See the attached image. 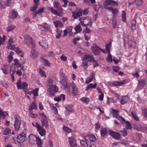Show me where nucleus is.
<instances>
[{
  "label": "nucleus",
  "mask_w": 147,
  "mask_h": 147,
  "mask_svg": "<svg viewBox=\"0 0 147 147\" xmlns=\"http://www.w3.org/2000/svg\"><path fill=\"white\" fill-rule=\"evenodd\" d=\"M38 5V4H35V5L30 7V10L31 11H35L37 9Z\"/></svg>",
  "instance_id": "nucleus-58"
},
{
  "label": "nucleus",
  "mask_w": 147,
  "mask_h": 147,
  "mask_svg": "<svg viewBox=\"0 0 147 147\" xmlns=\"http://www.w3.org/2000/svg\"><path fill=\"white\" fill-rule=\"evenodd\" d=\"M15 123L14 127L16 131L18 130L20 127L21 124V120L19 115H14Z\"/></svg>",
  "instance_id": "nucleus-9"
},
{
  "label": "nucleus",
  "mask_w": 147,
  "mask_h": 147,
  "mask_svg": "<svg viewBox=\"0 0 147 147\" xmlns=\"http://www.w3.org/2000/svg\"><path fill=\"white\" fill-rule=\"evenodd\" d=\"M41 122L42 125L43 126L45 127L46 128H47L49 126L48 122L47 119H41Z\"/></svg>",
  "instance_id": "nucleus-32"
},
{
  "label": "nucleus",
  "mask_w": 147,
  "mask_h": 147,
  "mask_svg": "<svg viewBox=\"0 0 147 147\" xmlns=\"http://www.w3.org/2000/svg\"><path fill=\"white\" fill-rule=\"evenodd\" d=\"M131 23L132 25L131 26V28L133 30H135L136 28V22L135 20H133L131 21Z\"/></svg>",
  "instance_id": "nucleus-50"
},
{
  "label": "nucleus",
  "mask_w": 147,
  "mask_h": 147,
  "mask_svg": "<svg viewBox=\"0 0 147 147\" xmlns=\"http://www.w3.org/2000/svg\"><path fill=\"white\" fill-rule=\"evenodd\" d=\"M40 60L45 65L48 66H50V65L49 62L43 57H41L40 58Z\"/></svg>",
  "instance_id": "nucleus-37"
},
{
  "label": "nucleus",
  "mask_w": 147,
  "mask_h": 147,
  "mask_svg": "<svg viewBox=\"0 0 147 147\" xmlns=\"http://www.w3.org/2000/svg\"><path fill=\"white\" fill-rule=\"evenodd\" d=\"M37 137L33 134H30L28 138H29V140L31 143H32L36 141Z\"/></svg>",
  "instance_id": "nucleus-29"
},
{
  "label": "nucleus",
  "mask_w": 147,
  "mask_h": 147,
  "mask_svg": "<svg viewBox=\"0 0 147 147\" xmlns=\"http://www.w3.org/2000/svg\"><path fill=\"white\" fill-rule=\"evenodd\" d=\"M35 126L37 128L38 131L41 136H44L45 135L46 131L45 129L40 126L38 123H36Z\"/></svg>",
  "instance_id": "nucleus-12"
},
{
  "label": "nucleus",
  "mask_w": 147,
  "mask_h": 147,
  "mask_svg": "<svg viewBox=\"0 0 147 147\" xmlns=\"http://www.w3.org/2000/svg\"><path fill=\"white\" fill-rule=\"evenodd\" d=\"M109 134L111 136L115 139L118 140L120 138V134L117 132L112 131H110Z\"/></svg>",
  "instance_id": "nucleus-17"
},
{
  "label": "nucleus",
  "mask_w": 147,
  "mask_h": 147,
  "mask_svg": "<svg viewBox=\"0 0 147 147\" xmlns=\"http://www.w3.org/2000/svg\"><path fill=\"white\" fill-rule=\"evenodd\" d=\"M65 95L64 94H62L59 96H55L54 99L55 101L59 102L61 100H64L65 99Z\"/></svg>",
  "instance_id": "nucleus-21"
},
{
  "label": "nucleus",
  "mask_w": 147,
  "mask_h": 147,
  "mask_svg": "<svg viewBox=\"0 0 147 147\" xmlns=\"http://www.w3.org/2000/svg\"><path fill=\"white\" fill-rule=\"evenodd\" d=\"M128 100V98L127 97L125 96H123L121 97L120 102L122 105L126 103Z\"/></svg>",
  "instance_id": "nucleus-33"
},
{
  "label": "nucleus",
  "mask_w": 147,
  "mask_h": 147,
  "mask_svg": "<svg viewBox=\"0 0 147 147\" xmlns=\"http://www.w3.org/2000/svg\"><path fill=\"white\" fill-rule=\"evenodd\" d=\"M6 3L3 1L0 2V9L5 8L6 7Z\"/></svg>",
  "instance_id": "nucleus-53"
},
{
  "label": "nucleus",
  "mask_w": 147,
  "mask_h": 147,
  "mask_svg": "<svg viewBox=\"0 0 147 147\" xmlns=\"http://www.w3.org/2000/svg\"><path fill=\"white\" fill-rule=\"evenodd\" d=\"M90 30L88 28H86L85 29H84L83 31V33L84 34H86V33H90Z\"/></svg>",
  "instance_id": "nucleus-64"
},
{
  "label": "nucleus",
  "mask_w": 147,
  "mask_h": 147,
  "mask_svg": "<svg viewBox=\"0 0 147 147\" xmlns=\"http://www.w3.org/2000/svg\"><path fill=\"white\" fill-rule=\"evenodd\" d=\"M6 114H7L6 112H4L0 109V118L2 119L5 118Z\"/></svg>",
  "instance_id": "nucleus-45"
},
{
  "label": "nucleus",
  "mask_w": 147,
  "mask_h": 147,
  "mask_svg": "<svg viewBox=\"0 0 147 147\" xmlns=\"http://www.w3.org/2000/svg\"><path fill=\"white\" fill-rule=\"evenodd\" d=\"M36 141V144L38 146L41 145L42 144V142L41 139L38 137H37Z\"/></svg>",
  "instance_id": "nucleus-51"
},
{
  "label": "nucleus",
  "mask_w": 147,
  "mask_h": 147,
  "mask_svg": "<svg viewBox=\"0 0 147 147\" xmlns=\"http://www.w3.org/2000/svg\"><path fill=\"white\" fill-rule=\"evenodd\" d=\"M125 83V81L123 80L121 82L114 81L112 83V84L114 86H122Z\"/></svg>",
  "instance_id": "nucleus-26"
},
{
  "label": "nucleus",
  "mask_w": 147,
  "mask_h": 147,
  "mask_svg": "<svg viewBox=\"0 0 147 147\" xmlns=\"http://www.w3.org/2000/svg\"><path fill=\"white\" fill-rule=\"evenodd\" d=\"M14 55V53L12 51L10 52V54L7 57V61L9 63H10L13 59V57Z\"/></svg>",
  "instance_id": "nucleus-38"
},
{
  "label": "nucleus",
  "mask_w": 147,
  "mask_h": 147,
  "mask_svg": "<svg viewBox=\"0 0 147 147\" xmlns=\"http://www.w3.org/2000/svg\"><path fill=\"white\" fill-rule=\"evenodd\" d=\"M24 41L25 44L29 45L30 47H32L30 54V57L33 59H36L38 57V53L34 49L35 45L31 37L28 35H26L24 37Z\"/></svg>",
  "instance_id": "nucleus-1"
},
{
  "label": "nucleus",
  "mask_w": 147,
  "mask_h": 147,
  "mask_svg": "<svg viewBox=\"0 0 147 147\" xmlns=\"http://www.w3.org/2000/svg\"><path fill=\"white\" fill-rule=\"evenodd\" d=\"M73 92L72 93L74 95H76L78 94V90L77 87L76 86H75L72 88Z\"/></svg>",
  "instance_id": "nucleus-46"
},
{
  "label": "nucleus",
  "mask_w": 147,
  "mask_h": 147,
  "mask_svg": "<svg viewBox=\"0 0 147 147\" xmlns=\"http://www.w3.org/2000/svg\"><path fill=\"white\" fill-rule=\"evenodd\" d=\"M39 44L41 47H44L45 49L47 48V45L46 42L45 41H42L39 42Z\"/></svg>",
  "instance_id": "nucleus-52"
},
{
  "label": "nucleus",
  "mask_w": 147,
  "mask_h": 147,
  "mask_svg": "<svg viewBox=\"0 0 147 147\" xmlns=\"http://www.w3.org/2000/svg\"><path fill=\"white\" fill-rule=\"evenodd\" d=\"M12 50H14L18 54L21 53V51L18 47L15 48V47Z\"/></svg>",
  "instance_id": "nucleus-55"
},
{
  "label": "nucleus",
  "mask_w": 147,
  "mask_h": 147,
  "mask_svg": "<svg viewBox=\"0 0 147 147\" xmlns=\"http://www.w3.org/2000/svg\"><path fill=\"white\" fill-rule=\"evenodd\" d=\"M95 127V131L97 132L100 127V125L98 123H96L94 125Z\"/></svg>",
  "instance_id": "nucleus-54"
},
{
  "label": "nucleus",
  "mask_w": 147,
  "mask_h": 147,
  "mask_svg": "<svg viewBox=\"0 0 147 147\" xmlns=\"http://www.w3.org/2000/svg\"><path fill=\"white\" fill-rule=\"evenodd\" d=\"M3 86L6 88L8 87V82L5 81H2L1 82Z\"/></svg>",
  "instance_id": "nucleus-60"
},
{
  "label": "nucleus",
  "mask_w": 147,
  "mask_h": 147,
  "mask_svg": "<svg viewBox=\"0 0 147 147\" xmlns=\"http://www.w3.org/2000/svg\"><path fill=\"white\" fill-rule=\"evenodd\" d=\"M100 131L101 137H104L106 136L107 132L106 128L102 127L100 129Z\"/></svg>",
  "instance_id": "nucleus-25"
},
{
  "label": "nucleus",
  "mask_w": 147,
  "mask_h": 147,
  "mask_svg": "<svg viewBox=\"0 0 147 147\" xmlns=\"http://www.w3.org/2000/svg\"><path fill=\"white\" fill-rule=\"evenodd\" d=\"M81 100L86 103H87L89 101L88 98L84 97L81 98Z\"/></svg>",
  "instance_id": "nucleus-62"
},
{
  "label": "nucleus",
  "mask_w": 147,
  "mask_h": 147,
  "mask_svg": "<svg viewBox=\"0 0 147 147\" xmlns=\"http://www.w3.org/2000/svg\"><path fill=\"white\" fill-rule=\"evenodd\" d=\"M14 41L13 40V38H10L8 42V45L7 48L10 49H12L15 47V46L13 44Z\"/></svg>",
  "instance_id": "nucleus-20"
},
{
  "label": "nucleus",
  "mask_w": 147,
  "mask_h": 147,
  "mask_svg": "<svg viewBox=\"0 0 147 147\" xmlns=\"http://www.w3.org/2000/svg\"><path fill=\"white\" fill-rule=\"evenodd\" d=\"M18 15L17 12L15 10L13 9L11 13L10 14L9 16L12 19H14L17 17Z\"/></svg>",
  "instance_id": "nucleus-28"
},
{
  "label": "nucleus",
  "mask_w": 147,
  "mask_h": 147,
  "mask_svg": "<svg viewBox=\"0 0 147 147\" xmlns=\"http://www.w3.org/2000/svg\"><path fill=\"white\" fill-rule=\"evenodd\" d=\"M16 28V26L13 25H11L7 26L6 29V31L7 32L11 31Z\"/></svg>",
  "instance_id": "nucleus-42"
},
{
  "label": "nucleus",
  "mask_w": 147,
  "mask_h": 147,
  "mask_svg": "<svg viewBox=\"0 0 147 147\" xmlns=\"http://www.w3.org/2000/svg\"><path fill=\"white\" fill-rule=\"evenodd\" d=\"M11 133V130L8 128H6L3 131L4 135H7Z\"/></svg>",
  "instance_id": "nucleus-48"
},
{
  "label": "nucleus",
  "mask_w": 147,
  "mask_h": 147,
  "mask_svg": "<svg viewBox=\"0 0 147 147\" xmlns=\"http://www.w3.org/2000/svg\"><path fill=\"white\" fill-rule=\"evenodd\" d=\"M120 96L118 94L115 93V96L113 97L108 98V100L110 102H116L119 99Z\"/></svg>",
  "instance_id": "nucleus-15"
},
{
  "label": "nucleus",
  "mask_w": 147,
  "mask_h": 147,
  "mask_svg": "<svg viewBox=\"0 0 147 147\" xmlns=\"http://www.w3.org/2000/svg\"><path fill=\"white\" fill-rule=\"evenodd\" d=\"M38 28L41 30L46 31L48 30L49 26L47 23H44L41 24H39Z\"/></svg>",
  "instance_id": "nucleus-18"
},
{
  "label": "nucleus",
  "mask_w": 147,
  "mask_h": 147,
  "mask_svg": "<svg viewBox=\"0 0 147 147\" xmlns=\"http://www.w3.org/2000/svg\"><path fill=\"white\" fill-rule=\"evenodd\" d=\"M61 30L58 29V28L57 29L56 33L55 35L56 38H60L61 36Z\"/></svg>",
  "instance_id": "nucleus-47"
},
{
  "label": "nucleus",
  "mask_w": 147,
  "mask_h": 147,
  "mask_svg": "<svg viewBox=\"0 0 147 147\" xmlns=\"http://www.w3.org/2000/svg\"><path fill=\"white\" fill-rule=\"evenodd\" d=\"M62 85L64 88L68 90L69 92H70V87L67 82L62 84Z\"/></svg>",
  "instance_id": "nucleus-43"
},
{
  "label": "nucleus",
  "mask_w": 147,
  "mask_h": 147,
  "mask_svg": "<svg viewBox=\"0 0 147 147\" xmlns=\"http://www.w3.org/2000/svg\"><path fill=\"white\" fill-rule=\"evenodd\" d=\"M104 5H118V3L116 2L113 0H106L104 2Z\"/></svg>",
  "instance_id": "nucleus-19"
},
{
  "label": "nucleus",
  "mask_w": 147,
  "mask_h": 147,
  "mask_svg": "<svg viewBox=\"0 0 147 147\" xmlns=\"http://www.w3.org/2000/svg\"><path fill=\"white\" fill-rule=\"evenodd\" d=\"M111 113L113 117L118 119L121 121L123 122L125 121V119L124 118L119 115V111H118L113 109L112 110Z\"/></svg>",
  "instance_id": "nucleus-11"
},
{
  "label": "nucleus",
  "mask_w": 147,
  "mask_h": 147,
  "mask_svg": "<svg viewBox=\"0 0 147 147\" xmlns=\"http://www.w3.org/2000/svg\"><path fill=\"white\" fill-rule=\"evenodd\" d=\"M122 18L123 21L125 22L126 21V14L124 11H122Z\"/></svg>",
  "instance_id": "nucleus-56"
},
{
  "label": "nucleus",
  "mask_w": 147,
  "mask_h": 147,
  "mask_svg": "<svg viewBox=\"0 0 147 147\" xmlns=\"http://www.w3.org/2000/svg\"><path fill=\"white\" fill-rule=\"evenodd\" d=\"M53 4L54 7L58 9V10H55L53 7L51 8L50 10L54 14L58 16H61L63 13L62 11L63 9L60 6L59 3L57 1H55L53 2Z\"/></svg>",
  "instance_id": "nucleus-3"
},
{
  "label": "nucleus",
  "mask_w": 147,
  "mask_h": 147,
  "mask_svg": "<svg viewBox=\"0 0 147 147\" xmlns=\"http://www.w3.org/2000/svg\"><path fill=\"white\" fill-rule=\"evenodd\" d=\"M79 20L80 21L81 25L83 26H86V25L91 26L92 25L91 20L86 17L80 18Z\"/></svg>",
  "instance_id": "nucleus-5"
},
{
  "label": "nucleus",
  "mask_w": 147,
  "mask_h": 147,
  "mask_svg": "<svg viewBox=\"0 0 147 147\" xmlns=\"http://www.w3.org/2000/svg\"><path fill=\"white\" fill-rule=\"evenodd\" d=\"M128 44L129 47H130L131 48L136 47V42L135 41L132 40L129 41Z\"/></svg>",
  "instance_id": "nucleus-40"
},
{
  "label": "nucleus",
  "mask_w": 147,
  "mask_h": 147,
  "mask_svg": "<svg viewBox=\"0 0 147 147\" xmlns=\"http://www.w3.org/2000/svg\"><path fill=\"white\" fill-rule=\"evenodd\" d=\"M1 69L2 70L3 73L5 74L9 73L11 71V67L8 65L6 66L5 68H2Z\"/></svg>",
  "instance_id": "nucleus-23"
},
{
  "label": "nucleus",
  "mask_w": 147,
  "mask_h": 147,
  "mask_svg": "<svg viewBox=\"0 0 147 147\" xmlns=\"http://www.w3.org/2000/svg\"><path fill=\"white\" fill-rule=\"evenodd\" d=\"M131 114L134 119L136 121L139 120V118L138 117L137 113L135 111H132L131 112Z\"/></svg>",
  "instance_id": "nucleus-41"
},
{
  "label": "nucleus",
  "mask_w": 147,
  "mask_h": 147,
  "mask_svg": "<svg viewBox=\"0 0 147 147\" xmlns=\"http://www.w3.org/2000/svg\"><path fill=\"white\" fill-rule=\"evenodd\" d=\"M41 119H47V117L44 113H42L39 114Z\"/></svg>",
  "instance_id": "nucleus-57"
},
{
  "label": "nucleus",
  "mask_w": 147,
  "mask_h": 147,
  "mask_svg": "<svg viewBox=\"0 0 147 147\" xmlns=\"http://www.w3.org/2000/svg\"><path fill=\"white\" fill-rule=\"evenodd\" d=\"M95 74L94 72L91 73L90 77L86 79V83L88 84L91 82L94 77Z\"/></svg>",
  "instance_id": "nucleus-22"
},
{
  "label": "nucleus",
  "mask_w": 147,
  "mask_h": 147,
  "mask_svg": "<svg viewBox=\"0 0 147 147\" xmlns=\"http://www.w3.org/2000/svg\"><path fill=\"white\" fill-rule=\"evenodd\" d=\"M39 89L38 88L33 90V98L35 100L36 99V97L38 96V92Z\"/></svg>",
  "instance_id": "nucleus-30"
},
{
  "label": "nucleus",
  "mask_w": 147,
  "mask_h": 147,
  "mask_svg": "<svg viewBox=\"0 0 147 147\" xmlns=\"http://www.w3.org/2000/svg\"><path fill=\"white\" fill-rule=\"evenodd\" d=\"M53 23L55 26L57 28V29L58 27H62L63 26L62 23L58 21H53Z\"/></svg>",
  "instance_id": "nucleus-31"
},
{
  "label": "nucleus",
  "mask_w": 147,
  "mask_h": 147,
  "mask_svg": "<svg viewBox=\"0 0 147 147\" xmlns=\"http://www.w3.org/2000/svg\"><path fill=\"white\" fill-rule=\"evenodd\" d=\"M96 84H90L88 85L86 87V90L88 91L89 89L91 88H95L96 87Z\"/></svg>",
  "instance_id": "nucleus-35"
},
{
  "label": "nucleus",
  "mask_w": 147,
  "mask_h": 147,
  "mask_svg": "<svg viewBox=\"0 0 147 147\" xmlns=\"http://www.w3.org/2000/svg\"><path fill=\"white\" fill-rule=\"evenodd\" d=\"M47 90L49 92V94L51 96L54 95V94L58 91V88L54 84L49 86Z\"/></svg>",
  "instance_id": "nucleus-6"
},
{
  "label": "nucleus",
  "mask_w": 147,
  "mask_h": 147,
  "mask_svg": "<svg viewBox=\"0 0 147 147\" xmlns=\"http://www.w3.org/2000/svg\"><path fill=\"white\" fill-rule=\"evenodd\" d=\"M74 29L76 33H79L82 31L81 26L79 24L76 26Z\"/></svg>",
  "instance_id": "nucleus-49"
},
{
  "label": "nucleus",
  "mask_w": 147,
  "mask_h": 147,
  "mask_svg": "<svg viewBox=\"0 0 147 147\" xmlns=\"http://www.w3.org/2000/svg\"><path fill=\"white\" fill-rule=\"evenodd\" d=\"M60 79L65 78H67V76L63 72H61L59 74Z\"/></svg>",
  "instance_id": "nucleus-63"
},
{
  "label": "nucleus",
  "mask_w": 147,
  "mask_h": 147,
  "mask_svg": "<svg viewBox=\"0 0 147 147\" xmlns=\"http://www.w3.org/2000/svg\"><path fill=\"white\" fill-rule=\"evenodd\" d=\"M122 123H124L125 125V127L127 129H130L132 128V126L129 122L126 121L125 120V121L123 122L121 121Z\"/></svg>",
  "instance_id": "nucleus-36"
},
{
  "label": "nucleus",
  "mask_w": 147,
  "mask_h": 147,
  "mask_svg": "<svg viewBox=\"0 0 147 147\" xmlns=\"http://www.w3.org/2000/svg\"><path fill=\"white\" fill-rule=\"evenodd\" d=\"M14 65L17 67H21V69L23 70V67H21L22 64L19 62V60L17 59H15L14 60Z\"/></svg>",
  "instance_id": "nucleus-27"
},
{
  "label": "nucleus",
  "mask_w": 147,
  "mask_h": 147,
  "mask_svg": "<svg viewBox=\"0 0 147 147\" xmlns=\"http://www.w3.org/2000/svg\"><path fill=\"white\" fill-rule=\"evenodd\" d=\"M91 50L95 55H99L100 51H102L104 53H106V52H105V50L100 49L95 44H94L91 47Z\"/></svg>",
  "instance_id": "nucleus-8"
},
{
  "label": "nucleus",
  "mask_w": 147,
  "mask_h": 147,
  "mask_svg": "<svg viewBox=\"0 0 147 147\" xmlns=\"http://www.w3.org/2000/svg\"><path fill=\"white\" fill-rule=\"evenodd\" d=\"M146 79H144L138 81L139 84L140 86H144L146 85Z\"/></svg>",
  "instance_id": "nucleus-39"
},
{
  "label": "nucleus",
  "mask_w": 147,
  "mask_h": 147,
  "mask_svg": "<svg viewBox=\"0 0 147 147\" xmlns=\"http://www.w3.org/2000/svg\"><path fill=\"white\" fill-rule=\"evenodd\" d=\"M68 140L71 147H77L76 141L74 138L72 137H69Z\"/></svg>",
  "instance_id": "nucleus-16"
},
{
  "label": "nucleus",
  "mask_w": 147,
  "mask_h": 147,
  "mask_svg": "<svg viewBox=\"0 0 147 147\" xmlns=\"http://www.w3.org/2000/svg\"><path fill=\"white\" fill-rule=\"evenodd\" d=\"M63 129L64 131L68 133H71L72 131V130L70 128L66 127L64 125L63 126Z\"/></svg>",
  "instance_id": "nucleus-44"
},
{
  "label": "nucleus",
  "mask_w": 147,
  "mask_h": 147,
  "mask_svg": "<svg viewBox=\"0 0 147 147\" xmlns=\"http://www.w3.org/2000/svg\"><path fill=\"white\" fill-rule=\"evenodd\" d=\"M47 85L48 86H51L52 85V84L54 83V81L51 79H49L47 80Z\"/></svg>",
  "instance_id": "nucleus-59"
},
{
  "label": "nucleus",
  "mask_w": 147,
  "mask_h": 147,
  "mask_svg": "<svg viewBox=\"0 0 147 147\" xmlns=\"http://www.w3.org/2000/svg\"><path fill=\"white\" fill-rule=\"evenodd\" d=\"M37 109V104L35 102H32V103L30 104L29 107V110L30 111V112H31V111L33 109L36 110Z\"/></svg>",
  "instance_id": "nucleus-24"
},
{
  "label": "nucleus",
  "mask_w": 147,
  "mask_h": 147,
  "mask_svg": "<svg viewBox=\"0 0 147 147\" xmlns=\"http://www.w3.org/2000/svg\"><path fill=\"white\" fill-rule=\"evenodd\" d=\"M85 141L82 140L80 142V143L82 147H86L88 146L90 147H96V144L95 141L96 138L93 135H88L85 137Z\"/></svg>",
  "instance_id": "nucleus-2"
},
{
  "label": "nucleus",
  "mask_w": 147,
  "mask_h": 147,
  "mask_svg": "<svg viewBox=\"0 0 147 147\" xmlns=\"http://www.w3.org/2000/svg\"><path fill=\"white\" fill-rule=\"evenodd\" d=\"M72 16L74 19H77L82 15V11L80 9H77L75 11H72Z\"/></svg>",
  "instance_id": "nucleus-14"
},
{
  "label": "nucleus",
  "mask_w": 147,
  "mask_h": 147,
  "mask_svg": "<svg viewBox=\"0 0 147 147\" xmlns=\"http://www.w3.org/2000/svg\"><path fill=\"white\" fill-rule=\"evenodd\" d=\"M111 44L109 43L106 45L105 47V51L108 54L107 57L106 58L107 61L109 63L113 61V59L111 55L110 54V48L111 47Z\"/></svg>",
  "instance_id": "nucleus-7"
},
{
  "label": "nucleus",
  "mask_w": 147,
  "mask_h": 147,
  "mask_svg": "<svg viewBox=\"0 0 147 147\" xmlns=\"http://www.w3.org/2000/svg\"><path fill=\"white\" fill-rule=\"evenodd\" d=\"M16 85L18 89H22L24 90H26V88L28 86V84L26 82H21L20 80H19L16 83Z\"/></svg>",
  "instance_id": "nucleus-10"
},
{
  "label": "nucleus",
  "mask_w": 147,
  "mask_h": 147,
  "mask_svg": "<svg viewBox=\"0 0 147 147\" xmlns=\"http://www.w3.org/2000/svg\"><path fill=\"white\" fill-rule=\"evenodd\" d=\"M26 134L24 132H22L17 137V141L18 143H22L26 139Z\"/></svg>",
  "instance_id": "nucleus-13"
},
{
  "label": "nucleus",
  "mask_w": 147,
  "mask_h": 147,
  "mask_svg": "<svg viewBox=\"0 0 147 147\" xmlns=\"http://www.w3.org/2000/svg\"><path fill=\"white\" fill-rule=\"evenodd\" d=\"M94 61V58L93 55H85L82 59V63L83 66L85 69H87L88 67V61L92 62Z\"/></svg>",
  "instance_id": "nucleus-4"
},
{
  "label": "nucleus",
  "mask_w": 147,
  "mask_h": 147,
  "mask_svg": "<svg viewBox=\"0 0 147 147\" xmlns=\"http://www.w3.org/2000/svg\"><path fill=\"white\" fill-rule=\"evenodd\" d=\"M72 27H71L67 29L68 34L69 36H73L74 35V34L72 33Z\"/></svg>",
  "instance_id": "nucleus-61"
},
{
  "label": "nucleus",
  "mask_w": 147,
  "mask_h": 147,
  "mask_svg": "<svg viewBox=\"0 0 147 147\" xmlns=\"http://www.w3.org/2000/svg\"><path fill=\"white\" fill-rule=\"evenodd\" d=\"M37 71L40 74L41 77H47V76L45 74V71L42 69L40 68H38L37 69Z\"/></svg>",
  "instance_id": "nucleus-34"
}]
</instances>
